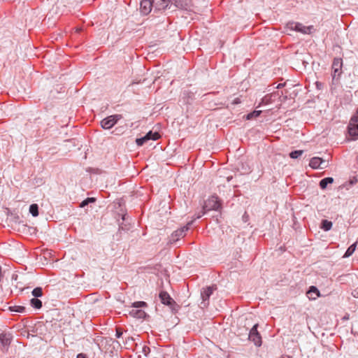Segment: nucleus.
<instances>
[{
    "instance_id": "nucleus-23",
    "label": "nucleus",
    "mask_w": 358,
    "mask_h": 358,
    "mask_svg": "<svg viewBox=\"0 0 358 358\" xmlns=\"http://www.w3.org/2000/svg\"><path fill=\"white\" fill-rule=\"evenodd\" d=\"M30 305L32 308L36 310L41 309L43 306L42 301L38 298H32L30 300Z\"/></svg>"
},
{
    "instance_id": "nucleus-11",
    "label": "nucleus",
    "mask_w": 358,
    "mask_h": 358,
    "mask_svg": "<svg viewBox=\"0 0 358 358\" xmlns=\"http://www.w3.org/2000/svg\"><path fill=\"white\" fill-rule=\"evenodd\" d=\"M259 324H255L253 325V327L251 328L250 332H249V339L254 343V344L257 346L260 347L262 345V336L258 331Z\"/></svg>"
},
{
    "instance_id": "nucleus-40",
    "label": "nucleus",
    "mask_w": 358,
    "mask_h": 358,
    "mask_svg": "<svg viewBox=\"0 0 358 358\" xmlns=\"http://www.w3.org/2000/svg\"><path fill=\"white\" fill-rule=\"evenodd\" d=\"M249 170H250V168L245 169V172H248V171H249Z\"/></svg>"
},
{
    "instance_id": "nucleus-5",
    "label": "nucleus",
    "mask_w": 358,
    "mask_h": 358,
    "mask_svg": "<svg viewBox=\"0 0 358 358\" xmlns=\"http://www.w3.org/2000/svg\"><path fill=\"white\" fill-rule=\"evenodd\" d=\"M159 299L162 304L169 306L172 311L176 312L179 308L176 302L166 291H161L159 294Z\"/></svg>"
},
{
    "instance_id": "nucleus-14",
    "label": "nucleus",
    "mask_w": 358,
    "mask_h": 358,
    "mask_svg": "<svg viewBox=\"0 0 358 358\" xmlns=\"http://www.w3.org/2000/svg\"><path fill=\"white\" fill-rule=\"evenodd\" d=\"M358 182V180L356 176H353L350 178L349 180L346 181L341 185H340L338 188V192H340L342 194H345V190L349 191L353 185H355Z\"/></svg>"
},
{
    "instance_id": "nucleus-33",
    "label": "nucleus",
    "mask_w": 358,
    "mask_h": 358,
    "mask_svg": "<svg viewBox=\"0 0 358 358\" xmlns=\"http://www.w3.org/2000/svg\"><path fill=\"white\" fill-rule=\"evenodd\" d=\"M122 331L120 329H116L115 336L117 338H120L122 336Z\"/></svg>"
},
{
    "instance_id": "nucleus-25",
    "label": "nucleus",
    "mask_w": 358,
    "mask_h": 358,
    "mask_svg": "<svg viewBox=\"0 0 358 358\" xmlns=\"http://www.w3.org/2000/svg\"><path fill=\"white\" fill-rule=\"evenodd\" d=\"M29 213L33 216V217H37L39 214V212H38V204L36 203H32L29 206Z\"/></svg>"
},
{
    "instance_id": "nucleus-10",
    "label": "nucleus",
    "mask_w": 358,
    "mask_h": 358,
    "mask_svg": "<svg viewBox=\"0 0 358 358\" xmlns=\"http://www.w3.org/2000/svg\"><path fill=\"white\" fill-rule=\"evenodd\" d=\"M343 66V60L341 58H334L332 63V83L335 84V80L338 79L341 74V68Z\"/></svg>"
},
{
    "instance_id": "nucleus-32",
    "label": "nucleus",
    "mask_w": 358,
    "mask_h": 358,
    "mask_svg": "<svg viewBox=\"0 0 358 358\" xmlns=\"http://www.w3.org/2000/svg\"><path fill=\"white\" fill-rule=\"evenodd\" d=\"M150 349L147 345H143L142 348V352L145 355L148 356V355L150 353Z\"/></svg>"
},
{
    "instance_id": "nucleus-35",
    "label": "nucleus",
    "mask_w": 358,
    "mask_h": 358,
    "mask_svg": "<svg viewBox=\"0 0 358 358\" xmlns=\"http://www.w3.org/2000/svg\"><path fill=\"white\" fill-rule=\"evenodd\" d=\"M76 358H88V357L86 354L81 352L77 355Z\"/></svg>"
},
{
    "instance_id": "nucleus-41",
    "label": "nucleus",
    "mask_w": 358,
    "mask_h": 358,
    "mask_svg": "<svg viewBox=\"0 0 358 358\" xmlns=\"http://www.w3.org/2000/svg\"><path fill=\"white\" fill-rule=\"evenodd\" d=\"M320 85H321L320 83H317V87H320Z\"/></svg>"
},
{
    "instance_id": "nucleus-8",
    "label": "nucleus",
    "mask_w": 358,
    "mask_h": 358,
    "mask_svg": "<svg viewBox=\"0 0 358 358\" xmlns=\"http://www.w3.org/2000/svg\"><path fill=\"white\" fill-rule=\"evenodd\" d=\"M122 117V115L115 114L103 118L100 124L103 129H110Z\"/></svg>"
},
{
    "instance_id": "nucleus-12",
    "label": "nucleus",
    "mask_w": 358,
    "mask_h": 358,
    "mask_svg": "<svg viewBox=\"0 0 358 358\" xmlns=\"http://www.w3.org/2000/svg\"><path fill=\"white\" fill-rule=\"evenodd\" d=\"M154 3V12L158 13L166 9H171L173 7V3H171V0H152Z\"/></svg>"
},
{
    "instance_id": "nucleus-19",
    "label": "nucleus",
    "mask_w": 358,
    "mask_h": 358,
    "mask_svg": "<svg viewBox=\"0 0 358 358\" xmlns=\"http://www.w3.org/2000/svg\"><path fill=\"white\" fill-rule=\"evenodd\" d=\"M334 178L332 177H326L322 178L320 182L319 186L322 189H325L328 185L332 184L334 182Z\"/></svg>"
},
{
    "instance_id": "nucleus-36",
    "label": "nucleus",
    "mask_w": 358,
    "mask_h": 358,
    "mask_svg": "<svg viewBox=\"0 0 358 358\" xmlns=\"http://www.w3.org/2000/svg\"><path fill=\"white\" fill-rule=\"evenodd\" d=\"M327 165H328V162H326L325 160H324V163H322V166H325V168L327 166Z\"/></svg>"
},
{
    "instance_id": "nucleus-13",
    "label": "nucleus",
    "mask_w": 358,
    "mask_h": 358,
    "mask_svg": "<svg viewBox=\"0 0 358 358\" xmlns=\"http://www.w3.org/2000/svg\"><path fill=\"white\" fill-rule=\"evenodd\" d=\"M152 9L154 10V3H152V0H141L140 12L141 14L147 15Z\"/></svg>"
},
{
    "instance_id": "nucleus-2",
    "label": "nucleus",
    "mask_w": 358,
    "mask_h": 358,
    "mask_svg": "<svg viewBox=\"0 0 358 358\" xmlns=\"http://www.w3.org/2000/svg\"><path fill=\"white\" fill-rule=\"evenodd\" d=\"M221 208V203L217 196H212L208 198L204 203V205L202 208V215H199L194 218V220L196 219H199L202 217V215L207 213V212L210 210H219Z\"/></svg>"
},
{
    "instance_id": "nucleus-31",
    "label": "nucleus",
    "mask_w": 358,
    "mask_h": 358,
    "mask_svg": "<svg viewBox=\"0 0 358 358\" xmlns=\"http://www.w3.org/2000/svg\"><path fill=\"white\" fill-rule=\"evenodd\" d=\"M148 141L147 140V138H145V136L141 137V138H137L136 139V143L138 146H142L143 145V144L146 142H148Z\"/></svg>"
},
{
    "instance_id": "nucleus-34",
    "label": "nucleus",
    "mask_w": 358,
    "mask_h": 358,
    "mask_svg": "<svg viewBox=\"0 0 358 358\" xmlns=\"http://www.w3.org/2000/svg\"><path fill=\"white\" fill-rule=\"evenodd\" d=\"M352 295L353 297L355 298H357L358 299V287L355 289L352 292Z\"/></svg>"
},
{
    "instance_id": "nucleus-30",
    "label": "nucleus",
    "mask_w": 358,
    "mask_h": 358,
    "mask_svg": "<svg viewBox=\"0 0 358 358\" xmlns=\"http://www.w3.org/2000/svg\"><path fill=\"white\" fill-rule=\"evenodd\" d=\"M31 294L34 298L41 297L43 295V289L41 287H36L32 290Z\"/></svg>"
},
{
    "instance_id": "nucleus-1",
    "label": "nucleus",
    "mask_w": 358,
    "mask_h": 358,
    "mask_svg": "<svg viewBox=\"0 0 358 358\" xmlns=\"http://www.w3.org/2000/svg\"><path fill=\"white\" fill-rule=\"evenodd\" d=\"M118 206L120 208V212L117 215L121 217L122 221L118 220L119 231H128L131 228V218L127 215L124 210L122 208V201L117 202Z\"/></svg>"
},
{
    "instance_id": "nucleus-21",
    "label": "nucleus",
    "mask_w": 358,
    "mask_h": 358,
    "mask_svg": "<svg viewBox=\"0 0 358 358\" xmlns=\"http://www.w3.org/2000/svg\"><path fill=\"white\" fill-rule=\"evenodd\" d=\"M357 245V242L356 241L354 243H352L351 245H350L348 248V249L346 250L343 257L348 258V257H350L355 252V251L356 250Z\"/></svg>"
},
{
    "instance_id": "nucleus-22",
    "label": "nucleus",
    "mask_w": 358,
    "mask_h": 358,
    "mask_svg": "<svg viewBox=\"0 0 358 358\" xmlns=\"http://www.w3.org/2000/svg\"><path fill=\"white\" fill-rule=\"evenodd\" d=\"M333 226L332 222L328 220H322L320 224V228L324 231H329Z\"/></svg>"
},
{
    "instance_id": "nucleus-17",
    "label": "nucleus",
    "mask_w": 358,
    "mask_h": 358,
    "mask_svg": "<svg viewBox=\"0 0 358 358\" xmlns=\"http://www.w3.org/2000/svg\"><path fill=\"white\" fill-rule=\"evenodd\" d=\"M306 294L310 300H315L320 296V290L314 285L309 287Z\"/></svg>"
},
{
    "instance_id": "nucleus-24",
    "label": "nucleus",
    "mask_w": 358,
    "mask_h": 358,
    "mask_svg": "<svg viewBox=\"0 0 358 358\" xmlns=\"http://www.w3.org/2000/svg\"><path fill=\"white\" fill-rule=\"evenodd\" d=\"M8 310L13 313H24L26 312V308L23 306H10Z\"/></svg>"
},
{
    "instance_id": "nucleus-15",
    "label": "nucleus",
    "mask_w": 358,
    "mask_h": 358,
    "mask_svg": "<svg viewBox=\"0 0 358 358\" xmlns=\"http://www.w3.org/2000/svg\"><path fill=\"white\" fill-rule=\"evenodd\" d=\"M322 163H324V159L319 157H314L310 159L309 166L313 169H325V166H322Z\"/></svg>"
},
{
    "instance_id": "nucleus-42",
    "label": "nucleus",
    "mask_w": 358,
    "mask_h": 358,
    "mask_svg": "<svg viewBox=\"0 0 358 358\" xmlns=\"http://www.w3.org/2000/svg\"><path fill=\"white\" fill-rule=\"evenodd\" d=\"M320 85H321L320 83H317V87H320Z\"/></svg>"
},
{
    "instance_id": "nucleus-38",
    "label": "nucleus",
    "mask_w": 358,
    "mask_h": 358,
    "mask_svg": "<svg viewBox=\"0 0 358 358\" xmlns=\"http://www.w3.org/2000/svg\"><path fill=\"white\" fill-rule=\"evenodd\" d=\"M234 103H240V101H239V99H236L234 101Z\"/></svg>"
},
{
    "instance_id": "nucleus-7",
    "label": "nucleus",
    "mask_w": 358,
    "mask_h": 358,
    "mask_svg": "<svg viewBox=\"0 0 358 358\" xmlns=\"http://www.w3.org/2000/svg\"><path fill=\"white\" fill-rule=\"evenodd\" d=\"M217 288L216 285H212L202 288L201 290V298L202 299L201 305L203 306V307H207L208 306L209 299Z\"/></svg>"
},
{
    "instance_id": "nucleus-3",
    "label": "nucleus",
    "mask_w": 358,
    "mask_h": 358,
    "mask_svg": "<svg viewBox=\"0 0 358 358\" xmlns=\"http://www.w3.org/2000/svg\"><path fill=\"white\" fill-rule=\"evenodd\" d=\"M287 31H295L303 34H310L314 30L313 25L304 26L302 23L294 21H289L286 24Z\"/></svg>"
},
{
    "instance_id": "nucleus-28",
    "label": "nucleus",
    "mask_w": 358,
    "mask_h": 358,
    "mask_svg": "<svg viewBox=\"0 0 358 358\" xmlns=\"http://www.w3.org/2000/svg\"><path fill=\"white\" fill-rule=\"evenodd\" d=\"M147 306V303L143 301H135L131 303V307L134 309H139L141 308H145Z\"/></svg>"
},
{
    "instance_id": "nucleus-18",
    "label": "nucleus",
    "mask_w": 358,
    "mask_h": 358,
    "mask_svg": "<svg viewBox=\"0 0 358 358\" xmlns=\"http://www.w3.org/2000/svg\"><path fill=\"white\" fill-rule=\"evenodd\" d=\"M129 315L137 319H145L148 317V315L141 309H132L129 311Z\"/></svg>"
},
{
    "instance_id": "nucleus-6",
    "label": "nucleus",
    "mask_w": 358,
    "mask_h": 358,
    "mask_svg": "<svg viewBox=\"0 0 358 358\" xmlns=\"http://www.w3.org/2000/svg\"><path fill=\"white\" fill-rule=\"evenodd\" d=\"M348 134L354 139L358 137V107L356 113L351 117L348 126Z\"/></svg>"
},
{
    "instance_id": "nucleus-9",
    "label": "nucleus",
    "mask_w": 358,
    "mask_h": 358,
    "mask_svg": "<svg viewBox=\"0 0 358 358\" xmlns=\"http://www.w3.org/2000/svg\"><path fill=\"white\" fill-rule=\"evenodd\" d=\"M13 339V336L11 333L5 331L0 333V345H1V351L3 352L8 351Z\"/></svg>"
},
{
    "instance_id": "nucleus-26",
    "label": "nucleus",
    "mask_w": 358,
    "mask_h": 358,
    "mask_svg": "<svg viewBox=\"0 0 358 358\" xmlns=\"http://www.w3.org/2000/svg\"><path fill=\"white\" fill-rule=\"evenodd\" d=\"M262 113V111L261 110H255L249 113H248L246 115H245V118L246 120H252L253 118H255V117H257L260 115V114Z\"/></svg>"
},
{
    "instance_id": "nucleus-27",
    "label": "nucleus",
    "mask_w": 358,
    "mask_h": 358,
    "mask_svg": "<svg viewBox=\"0 0 358 358\" xmlns=\"http://www.w3.org/2000/svg\"><path fill=\"white\" fill-rule=\"evenodd\" d=\"M96 201V198L94 197H87L84 199L80 204V208H85L88 206L90 203H94Z\"/></svg>"
},
{
    "instance_id": "nucleus-20",
    "label": "nucleus",
    "mask_w": 358,
    "mask_h": 358,
    "mask_svg": "<svg viewBox=\"0 0 358 358\" xmlns=\"http://www.w3.org/2000/svg\"><path fill=\"white\" fill-rule=\"evenodd\" d=\"M145 138L149 141H157L158 140L161 136L158 131H153L152 130L149 131L145 135Z\"/></svg>"
},
{
    "instance_id": "nucleus-29",
    "label": "nucleus",
    "mask_w": 358,
    "mask_h": 358,
    "mask_svg": "<svg viewBox=\"0 0 358 358\" xmlns=\"http://www.w3.org/2000/svg\"><path fill=\"white\" fill-rule=\"evenodd\" d=\"M303 153V150H295L289 152V156L292 159H298L299 157L302 155Z\"/></svg>"
},
{
    "instance_id": "nucleus-16",
    "label": "nucleus",
    "mask_w": 358,
    "mask_h": 358,
    "mask_svg": "<svg viewBox=\"0 0 358 358\" xmlns=\"http://www.w3.org/2000/svg\"><path fill=\"white\" fill-rule=\"evenodd\" d=\"M191 3V0H171L173 6L179 9H187Z\"/></svg>"
},
{
    "instance_id": "nucleus-37",
    "label": "nucleus",
    "mask_w": 358,
    "mask_h": 358,
    "mask_svg": "<svg viewBox=\"0 0 358 358\" xmlns=\"http://www.w3.org/2000/svg\"><path fill=\"white\" fill-rule=\"evenodd\" d=\"M134 341V338L133 337H128V338H127V341Z\"/></svg>"
},
{
    "instance_id": "nucleus-4",
    "label": "nucleus",
    "mask_w": 358,
    "mask_h": 358,
    "mask_svg": "<svg viewBox=\"0 0 358 358\" xmlns=\"http://www.w3.org/2000/svg\"><path fill=\"white\" fill-rule=\"evenodd\" d=\"M194 221V219L187 222V224L183 226L182 227L174 231L169 237L168 244H176L177 242L180 240V238L185 236L186 231H187L189 229Z\"/></svg>"
},
{
    "instance_id": "nucleus-39",
    "label": "nucleus",
    "mask_w": 358,
    "mask_h": 358,
    "mask_svg": "<svg viewBox=\"0 0 358 358\" xmlns=\"http://www.w3.org/2000/svg\"><path fill=\"white\" fill-rule=\"evenodd\" d=\"M17 275H13L12 279H17Z\"/></svg>"
}]
</instances>
